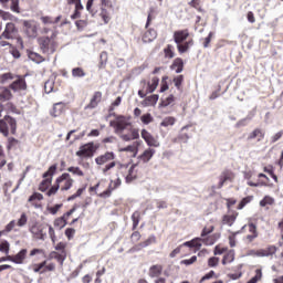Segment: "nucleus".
Here are the masks:
<instances>
[{
	"instance_id": "ea45409f",
	"label": "nucleus",
	"mask_w": 283,
	"mask_h": 283,
	"mask_svg": "<svg viewBox=\"0 0 283 283\" xmlns=\"http://www.w3.org/2000/svg\"><path fill=\"white\" fill-rule=\"evenodd\" d=\"M150 244H156V235H150L146 241L142 242V247H144V249L150 247Z\"/></svg>"
},
{
	"instance_id": "dca6fc26",
	"label": "nucleus",
	"mask_w": 283,
	"mask_h": 283,
	"mask_svg": "<svg viewBox=\"0 0 283 283\" xmlns=\"http://www.w3.org/2000/svg\"><path fill=\"white\" fill-rule=\"evenodd\" d=\"M158 36V33L154 29H149L146 31L143 35V42L144 43H151V41H156Z\"/></svg>"
},
{
	"instance_id": "412c9836",
	"label": "nucleus",
	"mask_w": 283,
	"mask_h": 283,
	"mask_svg": "<svg viewBox=\"0 0 283 283\" xmlns=\"http://www.w3.org/2000/svg\"><path fill=\"white\" fill-rule=\"evenodd\" d=\"M136 167H138V164H133L128 169V174L125 179L127 184L134 182V180H136V172H134V169H136Z\"/></svg>"
},
{
	"instance_id": "6e6d98bb",
	"label": "nucleus",
	"mask_w": 283,
	"mask_h": 283,
	"mask_svg": "<svg viewBox=\"0 0 283 283\" xmlns=\"http://www.w3.org/2000/svg\"><path fill=\"white\" fill-rule=\"evenodd\" d=\"M182 81H185V76L182 75L175 77L174 78L175 87L180 88V86L182 85Z\"/></svg>"
},
{
	"instance_id": "b1692460",
	"label": "nucleus",
	"mask_w": 283,
	"mask_h": 283,
	"mask_svg": "<svg viewBox=\"0 0 283 283\" xmlns=\"http://www.w3.org/2000/svg\"><path fill=\"white\" fill-rule=\"evenodd\" d=\"M191 46H193V40H189L185 44H177V50L180 54H185Z\"/></svg>"
},
{
	"instance_id": "39448f33",
	"label": "nucleus",
	"mask_w": 283,
	"mask_h": 283,
	"mask_svg": "<svg viewBox=\"0 0 283 283\" xmlns=\"http://www.w3.org/2000/svg\"><path fill=\"white\" fill-rule=\"evenodd\" d=\"M54 174H56V165H52L49 170L43 174V178H45L44 180H42V182L40 184L39 190L40 191H48V187H50L52 185V176H54ZM51 178H48L50 177Z\"/></svg>"
},
{
	"instance_id": "13d9d810",
	"label": "nucleus",
	"mask_w": 283,
	"mask_h": 283,
	"mask_svg": "<svg viewBox=\"0 0 283 283\" xmlns=\"http://www.w3.org/2000/svg\"><path fill=\"white\" fill-rule=\"evenodd\" d=\"M220 262V258L212 256L208 260V266L213 268Z\"/></svg>"
},
{
	"instance_id": "473e14b6",
	"label": "nucleus",
	"mask_w": 283,
	"mask_h": 283,
	"mask_svg": "<svg viewBox=\"0 0 283 283\" xmlns=\"http://www.w3.org/2000/svg\"><path fill=\"white\" fill-rule=\"evenodd\" d=\"M132 221H133V230H136L138 224H139V222H140V212L135 211L132 214Z\"/></svg>"
},
{
	"instance_id": "2f4dec72",
	"label": "nucleus",
	"mask_w": 283,
	"mask_h": 283,
	"mask_svg": "<svg viewBox=\"0 0 283 283\" xmlns=\"http://www.w3.org/2000/svg\"><path fill=\"white\" fill-rule=\"evenodd\" d=\"M172 125H176V117H166L160 123L161 127H172Z\"/></svg>"
},
{
	"instance_id": "e2e57ef3",
	"label": "nucleus",
	"mask_w": 283,
	"mask_h": 283,
	"mask_svg": "<svg viewBox=\"0 0 283 283\" xmlns=\"http://www.w3.org/2000/svg\"><path fill=\"white\" fill-rule=\"evenodd\" d=\"M130 138L133 140H138V138H140V134L138 133V129L136 128L130 129Z\"/></svg>"
},
{
	"instance_id": "49530a36",
	"label": "nucleus",
	"mask_w": 283,
	"mask_h": 283,
	"mask_svg": "<svg viewBox=\"0 0 283 283\" xmlns=\"http://www.w3.org/2000/svg\"><path fill=\"white\" fill-rule=\"evenodd\" d=\"M101 62H99V67H105L107 65V52H102L99 55Z\"/></svg>"
},
{
	"instance_id": "0eeeda50",
	"label": "nucleus",
	"mask_w": 283,
	"mask_h": 283,
	"mask_svg": "<svg viewBox=\"0 0 283 283\" xmlns=\"http://www.w3.org/2000/svg\"><path fill=\"white\" fill-rule=\"evenodd\" d=\"M46 227L34 223L30 227L29 231L36 240H45L48 238Z\"/></svg>"
},
{
	"instance_id": "a18cd8bd",
	"label": "nucleus",
	"mask_w": 283,
	"mask_h": 283,
	"mask_svg": "<svg viewBox=\"0 0 283 283\" xmlns=\"http://www.w3.org/2000/svg\"><path fill=\"white\" fill-rule=\"evenodd\" d=\"M17 224L19 227H25L28 224V216L25 213H22L21 217L19 218Z\"/></svg>"
},
{
	"instance_id": "f257e3e1",
	"label": "nucleus",
	"mask_w": 283,
	"mask_h": 283,
	"mask_svg": "<svg viewBox=\"0 0 283 283\" xmlns=\"http://www.w3.org/2000/svg\"><path fill=\"white\" fill-rule=\"evenodd\" d=\"M0 132L2 136H9L10 132L12 135L17 134V119L10 115H6L0 119Z\"/></svg>"
},
{
	"instance_id": "c756f323",
	"label": "nucleus",
	"mask_w": 283,
	"mask_h": 283,
	"mask_svg": "<svg viewBox=\"0 0 283 283\" xmlns=\"http://www.w3.org/2000/svg\"><path fill=\"white\" fill-rule=\"evenodd\" d=\"M72 76L74 78H83L84 76H86V73L82 67H75L72 70Z\"/></svg>"
},
{
	"instance_id": "20e7f679",
	"label": "nucleus",
	"mask_w": 283,
	"mask_h": 283,
	"mask_svg": "<svg viewBox=\"0 0 283 283\" xmlns=\"http://www.w3.org/2000/svg\"><path fill=\"white\" fill-rule=\"evenodd\" d=\"M19 36V29L12 22H8L4 27L3 32L0 34V40L6 39L7 41H12Z\"/></svg>"
},
{
	"instance_id": "bf43d9fd",
	"label": "nucleus",
	"mask_w": 283,
	"mask_h": 283,
	"mask_svg": "<svg viewBox=\"0 0 283 283\" xmlns=\"http://www.w3.org/2000/svg\"><path fill=\"white\" fill-rule=\"evenodd\" d=\"M74 233H76V230L74 228H67L65 230V235L69 238V240H72L74 238Z\"/></svg>"
},
{
	"instance_id": "774afa93",
	"label": "nucleus",
	"mask_w": 283,
	"mask_h": 283,
	"mask_svg": "<svg viewBox=\"0 0 283 283\" xmlns=\"http://www.w3.org/2000/svg\"><path fill=\"white\" fill-rule=\"evenodd\" d=\"M60 187H61L60 184H56L55 186L51 187L50 190L48 191V196H54V193L59 191Z\"/></svg>"
},
{
	"instance_id": "4c0bfd02",
	"label": "nucleus",
	"mask_w": 283,
	"mask_h": 283,
	"mask_svg": "<svg viewBox=\"0 0 283 283\" xmlns=\"http://www.w3.org/2000/svg\"><path fill=\"white\" fill-rule=\"evenodd\" d=\"M140 120L144 125H149V123H154V117L149 113H147L140 117Z\"/></svg>"
},
{
	"instance_id": "4d7b16f0",
	"label": "nucleus",
	"mask_w": 283,
	"mask_h": 283,
	"mask_svg": "<svg viewBox=\"0 0 283 283\" xmlns=\"http://www.w3.org/2000/svg\"><path fill=\"white\" fill-rule=\"evenodd\" d=\"M83 188L77 189L76 193L72 195L71 197H69V202H71L72 200H76V198H80V196H83Z\"/></svg>"
},
{
	"instance_id": "a211bd4d",
	"label": "nucleus",
	"mask_w": 283,
	"mask_h": 283,
	"mask_svg": "<svg viewBox=\"0 0 283 283\" xmlns=\"http://www.w3.org/2000/svg\"><path fill=\"white\" fill-rule=\"evenodd\" d=\"M158 94L150 95L142 102V105L143 107H151L158 103Z\"/></svg>"
},
{
	"instance_id": "c03bdc74",
	"label": "nucleus",
	"mask_w": 283,
	"mask_h": 283,
	"mask_svg": "<svg viewBox=\"0 0 283 283\" xmlns=\"http://www.w3.org/2000/svg\"><path fill=\"white\" fill-rule=\"evenodd\" d=\"M65 224H67V222L65 221V217L55 219L54 221V227H59L60 229H63Z\"/></svg>"
},
{
	"instance_id": "f704fd0d",
	"label": "nucleus",
	"mask_w": 283,
	"mask_h": 283,
	"mask_svg": "<svg viewBox=\"0 0 283 283\" xmlns=\"http://www.w3.org/2000/svg\"><path fill=\"white\" fill-rule=\"evenodd\" d=\"M14 227H17V221L12 220L6 226L4 230H1L0 232L2 235H6V233H10Z\"/></svg>"
},
{
	"instance_id": "9d476101",
	"label": "nucleus",
	"mask_w": 283,
	"mask_h": 283,
	"mask_svg": "<svg viewBox=\"0 0 283 283\" xmlns=\"http://www.w3.org/2000/svg\"><path fill=\"white\" fill-rule=\"evenodd\" d=\"M129 122L123 115L116 117V134H123L127 127H129Z\"/></svg>"
},
{
	"instance_id": "7c9ffc66",
	"label": "nucleus",
	"mask_w": 283,
	"mask_h": 283,
	"mask_svg": "<svg viewBox=\"0 0 283 283\" xmlns=\"http://www.w3.org/2000/svg\"><path fill=\"white\" fill-rule=\"evenodd\" d=\"M158 83H160V80L158 77H153L151 83L148 84V93L154 94L156 92V87H158Z\"/></svg>"
},
{
	"instance_id": "6ab92c4d",
	"label": "nucleus",
	"mask_w": 283,
	"mask_h": 283,
	"mask_svg": "<svg viewBox=\"0 0 283 283\" xmlns=\"http://www.w3.org/2000/svg\"><path fill=\"white\" fill-rule=\"evenodd\" d=\"M12 88L9 87H2L0 92V101L6 102V101H12L13 95H12Z\"/></svg>"
},
{
	"instance_id": "3c124183",
	"label": "nucleus",
	"mask_w": 283,
	"mask_h": 283,
	"mask_svg": "<svg viewBox=\"0 0 283 283\" xmlns=\"http://www.w3.org/2000/svg\"><path fill=\"white\" fill-rule=\"evenodd\" d=\"M101 17H102L104 23H109V21L112 20V18L109 17V13H107V10H105V9H102Z\"/></svg>"
},
{
	"instance_id": "79ce46f5",
	"label": "nucleus",
	"mask_w": 283,
	"mask_h": 283,
	"mask_svg": "<svg viewBox=\"0 0 283 283\" xmlns=\"http://www.w3.org/2000/svg\"><path fill=\"white\" fill-rule=\"evenodd\" d=\"M75 6V13L71 15L72 19H78V10H83V4L81 3V0L74 3Z\"/></svg>"
},
{
	"instance_id": "bb28decb",
	"label": "nucleus",
	"mask_w": 283,
	"mask_h": 283,
	"mask_svg": "<svg viewBox=\"0 0 283 283\" xmlns=\"http://www.w3.org/2000/svg\"><path fill=\"white\" fill-rule=\"evenodd\" d=\"M254 138H259L258 140H262L264 138V133H262V129L256 128L254 129L248 137V140H253Z\"/></svg>"
},
{
	"instance_id": "8fccbe9b",
	"label": "nucleus",
	"mask_w": 283,
	"mask_h": 283,
	"mask_svg": "<svg viewBox=\"0 0 283 283\" xmlns=\"http://www.w3.org/2000/svg\"><path fill=\"white\" fill-rule=\"evenodd\" d=\"M40 21H42V23L44 25H52V24H54V20L52 19V17H49V15L41 17Z\"/></svg>"
},
{
	"instance_id": "09e8293b",
	"label": "nucleus",
	"mask_w": 283,
	"mask_h": 283,
	"mask_svg": "<svg viewBox=\"0 0 283 283\" xmlns=\"http://www.w3.org/2000/svg\"><path fill=\"white\" fill-rule=\"evenodd\" d=\"M251 118H253L252 116H247L245 118L243 119H240L235 127H247V124L251 120Z\"/></svg>"
},
{
	"instance_id": "aec40b11",
	"label": "nucleus",
	"mask_w": 283,
	"mask_h": 283,
	"mask_svg": "<svg viewBox=\"0 0 283 283\" xmlns=\"http://www.w3.org/2000/svg\"><path fill=\"white\" fill-rule=\"evenodd\" d=\"M65 109V104L63 103H56L53 106V111L51 112V116H54L56 118V116H61V114H63V111Z\"/></svg>"
},
{
	"instance_id": "f8f14e48",
	"label": "nucleus",
	"mask_w": 283,
	"mask_h": 283,
	"mask_svg": "<svg viewBox=\"0 0 283 283\" xmlns=\"http://www.w3.org/2000/svg\"><path fill=\"white\" fill-rule=\"evenodd\" d=\"M116 158V155L112 151H107L104 155H101L95 158L96 165H107V163H112Z\"/></svg>"
},
{
	"instance_id": "69168bd1",
	"label": "nucleus",
	"mask_w": 283,
	"mask_h": 283,
	"mask_svg": "<svg viewBox=\"0 0 283 283\" xmlns=\"http://www.w3.org/2000/svg\"><path fill=\"white\" fill-rule=\"evenodd\" d=\"M114 167H116V161H111L102 169V171L103 174H107V171H109V169H114Z\"/></svg>"
},
{
	"instance_id": "864d4df0",
	"label": "nucleus",
	"mask_w": 283,
	"mask_h": 283,
	"mask_svg": "<svg viewBox=\"0 0 283 283\" xmlns=\"http://www.w3.org/2000/svg\"><path fill=\"white\" fill-rule=\"evenodd\" d=\"M198 260V256L193 255L190 259L182 260L180 264H185L186 266H190V264H193Z\"/></svg>"
},
{
	"instance_id": "423d86ee",
	"label": "nucleus",
	"mask_w": 283,
	"mask_h": 283,
	"mask_svg": "<svg viewBox=\"0 0 283 283\" xmlns=\"http://www.w3.org/2000/svg\"><path fill=\"white\" fill-rule=\"evenodd\" d=\"M9 90H12V92H24V90H28L25 77L17 75L15 80L9 85Z\"/></svg>"
},
{
	"instance_id": "4468645a",
	"label": "nucleus",
	"mask_w": 283,
	"mask_h": 283,
	"mask_svg": "<svg viewBox=\"0 0 283 283\" xmlns=\"http://www.w3.org/2000/svg\"><path fill=\"white\" fill-rule=\"evenodd\" d=\"M189 39V30H180L175 31L174 33V41L177 45H180V43H184V41H187Z\"/></svg>"
},
{
	"instance_id": "e433bc0d",
	"label": "nucleus",
	"mask_w": 283,
	"mask_h": 283,
	"mask_svg": "<svg viewBox=\"0 0 283 283\" xmlns=\"http://www.w3.org/2000/svg\"><path fill=\"white\" fill-rule=\"evenodd\" d=\"M260 280H262V270L258 269L255 271V275L247 283H258V282H260Z\"/></svg>"
},
{
	"instance_id": "c9c22d12",
	"label": "nucleus",
	"mask_w": 283,
	"mask_h": 283,
	"mask_svg": "<svg viewBox=\"0 0 283 283\" xmlns=\"http://www.w3.org/2000/svg\"><path fill=\"white\" fill-rule=\"evenodd\" d=\"M274 203H275V199H273V197H270V196L264 197L260 201L261 207H266V205H274Z\"/></svg>"
},
{
	"instance_id": "58836bf2",
	"label": "nucleus",
	"mask_w": 283,
	"mask_h": 283,
	"mask_svg": "<svg viewBox=\"0 0 283 283\" xmlns=\"http://www.w3.org/2000/svg\"><path fill=\"white\" fill-rule=\"evenodd\" d=\"M10 10L12 12H15L17 14L21 13V9L19 8V0H11V7Z\"/></svg>"
},
{
	"instance_id": "338daca9",
	"label": "nucleus",
	"mask_w": 283,
	"mask_h": 283,
	"mask_svg": "<svg viewBox=\"0 0 283 283\" xmlns=\"http://www.w3.org/2000/svg\"><path fill=\"white\" fill-rule=\"evenodd\" d=\"M165 56L166 59H174L175 54L174 51H171V45H168V48L165 49Z\"/></svg>"
},
{
	"instance_id": "0e129e2a",
	"label": "nucleus",
	"mask_w": 283,
	"mask_h": 283,
	"mask_svg": "<svg viewBox=\"0 0 283 283\" xmlns=\"http://www.w3.org/2000/svg\"><path fill=\"white\" fill-rule=\"evenodd\" d=\"M61 207H63V205L57 203L54 207L49 208L50 213H52V216H56V213H59V209H61Z\"/></svg>"
},
{
	"instance_id": "680f3d73",
	"label": "nucleus",
	"mask_w": 283,
	"mask_h": 283,
	"mask_svg": "<svg viewBox=\"0 0 283 283\" xmlns=\"http://www.w3.org/2000/svg\"><path fill=\"white\" fill-rule=\"evenodd\" d=\"M143 243L136 244L128 250V253H138V251L143 250Z\"/></svg>"
},
{
	"instance_id": "f3484780",
	"label": "nucleus",
	"mask_w": 283,
	"mask_h": 283,
	"mask_svg": "<svg viewBox=\"0 0 283 283\" xmlns=\"http://www.w3.org/2000/svg\"><path fill=\"white\" fill-rule=\"evenodd\" d=\"M154 154H156V149L148 148L138 157V159L143 163H149L151 158H154Z\"/></svg>"
},
{
	"instance_id": "603ef678",
	"label": "nucleus",
	"mask_w": 283,
	"mask_h": 283,
	"mask_svg": "<svg viewBox=\"0 0 283 283\" xmlns=\"http://www.w3.org/2000/svg\"><path fill=\"white\" fill-rule=\"evenodd\" d=\"M53 255L55 260L60 262V264H63V262H65V255H63V252H53Z\"/></svg>"
},
{
	"instance_id": "a19ab883",
	"label": "nucleus",
	"mask_w": 283,
	"mask_h": 283,
	"mask_svg": "<svg viewBox=\"0 0 283 283\" xmlns=\"http://www.w3.org/2000/svg\"><path fill=\"white\" fill-rule=\"evenodd\" d=\"M0 251H1L2 253H6V255H8V253H10V242L3 241V242L0 244Z\"/></svg>"
},
{
	"instance_id": "f03ea898",
	"label": "nucleus",
	"mask_w": 283,
	"mask_h": 283,
	"mask_svg": "<svg viewBox=\"0 0 283 283\" xmlns=\"http://www.w3.org/2000/svg\"><path fill=\"white\" fill-rule=\"evenodd\" d=\"M23 32L27 34L28 39H36L39 36V23L34 20L22 21Z\"/></svg>"
},
{
	"instance_id": "4be33fe9",
	"label": "nucleus",
	"mask_w": 283,
	"mask_h": 283,
	"mask_svg": "<svg viewBox=\"0 0 283 283\" xmlns=\"http://www.w3.org/2000/svg\"><path fill=\"white\" fill-rule=\"evenodd\" d=\"M238 219L235 214H226L222 218V224H227L228 227H233V223Z\"/></svg>"
},
{
	"instance_id": "393cba45",
	"label": "nucleus",
	"mask_w": 283,
	"mask_h": 283,
	"mask_svg": "<svg viewBox=\"0 0 283 283\" xmlns=\"http://www.w3.org/2000/svg\"><path fill=\"white\" fill-rule=\"evenodd\" d=\"M28 254V250L27 249H22L19 254H15L13 256L14 259V264H21L24 260H25V255Z\"/></svg>"
},
{
	"instance_id": "ddd939ff",
	"label": "nucleus",
	"mask_w": 283,
	"mask_h": 283,
	"mask_svg": "<svg viewBox=\"0 0 283 283\" xmlns=\"http://www.w3.org/2000/svg\"><path fill=\"white\" fill-rule=\"evenodd\" d=\"M233 179V174L229 170H224L221 172V175L219 176V184L217 186V189H222V187H224L226 182H231V180Z\"/></svg>"
},
{
	"instance_id": "5701e85b",
	"label": "nucleus",
	"mask_w": 283,
	"mask_h": 283,
	"mask_svg": "<svg viewBox=\"0 0 283 283\" xmlns=\"http://www.w3.org/2000/svg\"><path fill=\"white\" fill-rule=\"evenodd\" d=\"M17 76L12 73H4L0 76L1 85H8L11 81H14Z\"/></svg>"
},
{
	"instance_id": "7ed1b4c3",
	"label": "nucleus",
	"mask_w": 283,
	"mask_h": 283,
	"mask_svg": "<svg viewBox=\"0 0 283 283\" xmlns=\"http://www.w3.org/2000/svg\"><path fill=\"white\" fill-rule=\"evenodd\" d=\"M40 50L44 54H54L56 52V45L54 44V41L50 39L49 36H43L38 40Z\"/></svg>"
},
{
	"instance_id": "72a5a7b5",
	"label": "nucleus",
	"mask_w": 283,
	"mask_h": 283,
	"mask_svg": "<svg viewBox=\"0 0 283 283\" xmlns=\"http://www.w3.org/2000/svg\"><path fill=\"white\" fill-rule=\"evenodd\" d=\"M3 109L7 112H11V114H19V109L12 102H8L7 104L3 105Z\"/></svg>"
},
{
	"instance_id": "052dcab7",
	"label": "nucleus",
	"mask_w": 283,
	"mask_h": 283,
	"mask_svg": "<svg viewBox=\"0 0 283 283\" xmlns=\"http://www.w3.org/2000/svg\"><path fill=\"white\" fill-rule=\"evenodd\" d=\"M172 67H185V62L182 61V59L177 57L172 63Z\"/></svg>"
},
{
	"instance_id": "1a4fd4ad",
	"label": "nucleus",
	"mask_w": 283,
	"mask_h": 283,
	"mask_svg": "<svg viewBox=\"0 0 283 283\" xmlns=\"http://www.w3.org/2000/svg\"><path fill=\"white\" fill-rule=\"evenodd\" d=\"M57 185H61V182H64V187H62V191H69V189H72V185H74V180L70 178V174L64 172L61 177H59L55 181Z\"/></svg>"
},
{
	"instance_id": "2eb2a0df",
	"label": "nucleus",
	"mask_w": 283,
	"mask_h": 283,
	"mask_svg": "<svg viewBox=\"0 0 283 283\" xmlns=\"http://www.w3.org/2000/svg\"><path fill=\"white\" fill-rule=\"evenodd\" d=\"M102 98H103V93L95 92L93 97L91 98V102L85 106V109H96Z\"/></svg>"
},
{
	"instance_id": "6e6552de",
	"label": "nucleus",
	"mask_w": 283,
	"mask_h": 283,
	"mask_svg": "<svg viewBox=\"0 0 283 283\" xmlns=\"http://www.w3.org/2000/svg\"><path fill=\"white\" fill-rule=\"evenodd\" d=\"M94 151H96L94 143H88L80 147L78 151H76V156L80 158L83 156L84 158H92V156H94Z\"/></svg>"
},
{
	"instance_id": "cd10ccee",
	"label": "nucleus",
	"mask_w": 283,
	"mask_h": 283,
	"mask_svg": "<svg viewBox=\"0 0 283 283\" xmlns=\"http://www.w3.org/2000/svg\"><path fill=\"white\" fill-rule=\"evenodd\" d=\"M163 273V266L160 265H153L149 269V277H158Z\"/></svg>"
},
{
	"instance_id": "37998d69",
	"label": "nucleus",
	"mask_w": 283,
	"mask_h": 283,
	"mask_svg": "<svg viewBox=\"0 0 283 283\" xmlns=\"http://www.w3.org/2000/svg\"><path fill=\"white\" fill-rule=\"evenodd\" d=\"M53 91H54V82H52V81L45 82V84H44V92L46 94H51V92H53Z\"/></svg>"
},
{
	"instance_id": "de8ad7c7",
	"label": "nucleus",
	"mask_w": 283,
	"mask_h": 283,
	"mask_svg": "<svg viewBox=\"0 0 283 283\" xmlns=\"http://www.w3.org/2000/svg\"><path fill=\"white\" fill-rule=\"evenodd\" d=\"M175 98L174 95H169L166 99H164L160 104L161 107H169L171 103H174Z\"/></svg>"
},
{
	"instance_id": "5fc2aeb1",
	"label": "nucleus",
	"mask_w": 283,
	"mask_h": 283,
	"mask_svg": "<svg viewBox=\"0 0 283 283\" xmlns=\"http://www.w3.org/2000/svg\"><path fill=\"white\" fill-rule=\"evenodd\" d=\"M67 171L74 174L75 176H83V170H81L78 167H70L67 168Z\"/></svg>"
},
{
	"instance_id": "a878e982",
	"label": "nucleus",
	"mask_w": 283,
	"mask_h": 283,
	"mask_svg": "<svg viewBox=\"0 0 283 283\" xmlns=\"http://www.w3.org/2000/svg\"><path fill=\"white\" fill-rule=\"evenodd\" d=\"M235 260V252L233 250H230L222 259V264H231Z\"/></svg>"
},
{
	"instance_id": "9b49d317",
	"label": "nucleus",
	"mask_w": 283,
	"mask_h": 283,
	"mask_svg": "<svg viewBox=\"0 0 283 283\" xmlns=\"http://www.w3.org/2000/svg\"><path fill=\"white\" fill-rule=\"evenodd\" d=\"M142 138L145 139V143H147L148 147H160V142H158L149 132L146 129L142 130Z\"/></svg>"
},
{
	"instance_id": "c85d7f7f",
	"label": "nucleus",
	"mask_w": 283,
	"mask_h": 283,
	"mask_svg": "<svg viewBox=\"0 0 283 283\" xmlns=\"http://www.w3.org/2000/svg\"><path fill=\"white\" fill-rule=\"evenodd\" d=\"M229 233H230V235L228 238L229 244L233 249V247H235V244H238V241L235 240V238H237V235H240V233H242V231H237V232L229 231Z\"/></svg>"
}]
</instances>
